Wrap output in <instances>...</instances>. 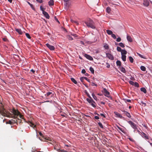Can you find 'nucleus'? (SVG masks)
<instances>
[{"mask_svg": "<svg viewBox=\"0 0 152 152\" xmlns=\"http://www.w3.org/2000/svg\"><path fill=\"white\" fill-rule=\"evenodd\" d=\"M149 1L147 0H144L143 1V4L144 6L147 7L149 6Z\"/></svg>", "mask_w": 152, "mask_h": 152, "instance_id": "10", "label": "nucleus"}, {"mask_svg": "<svg viewBox=\"0 0 152 152\" xmlns=\"http://www.w3.org/2000/svg\"><path fill=\"white\" fill-rule=\"evenodd\" d=\"M40 10L42 12V13L44 12H45L44 11V10H45V9L43 8L42 6H41L40 7Z\"/></svg>", "mask_w": 152, "mask_h": 152, "instance_id": "44", "label": "nucleus"}, {"mask_svg": "<svg viewBox=\"0 0 152 152\" xmlns=\"http://www.w3.org/2000/svg\"><path fill=\"white\" fill-rule=\"evenodd\" d=\"M57 151L58 152H68L67 151H65V150H60L59 149H58Z\"/></svg>", "mask_w": 152, "mask_h": 152, "instance_id": "38", "label": "nucleus"}, {"mask_svg": "<svg viewBox=\"0 0 152 152\" xmlns=\"http://www.w3.org/2000/svg\"><path fill=\"white\" fill-rule=\"evenodd\" d=\"M122 111L124 113V114L128 118H130L131 117L130 113L125 111L124 110H122Z\"/></svg>", "mask_w": 152, "mask_h": 152, "instance_id": "11", "label": "nucleus"}, {"mask_svg": "<svg viewBox=\"0 0 152 152\" xmlns=\"http://www.w3.org/2000/svg\"><path fill=\"white\" fill-rule=\"evenodd\" d=\"M134 85L135 87H137V88L139 87V84L136 82H135V83H134Z\"/></svg>", "mask_w": 152, "mask_h": 152, "instance_id": "36", "label": "nucleus"}, {"mask_svg": "<svg viewBox=\"0 0 152 152\" xmlns=\"http://www.w3.org/2000/svg\"><path fill=\"white\" fill-rule=\"evenodd\" d=\"M46 45L50 50H54L55 49V48L54 46L50 45L48 43L46 44Z\"/></svg>", "mask_w": 152, "mask_h": 152, "instance_id": "9", "label": "nucleus"}, {"mask_svg": "<svg viewBox=\"0 0 152 152\" xmlns=\"http://www.w3.org/2000/svg\"><path fill=\"white\" fill-rule=\"evenodd\" d=\"M43 139L42 140V139H41L39 138L40 140L41 141H45V140H48L50 142H48L51 144H53V143L54 142L52 140V139L51 138H50L49 137H43Z\"/></svg>", "mask_w": 152, "mask_h": 152, "instance_id": "5", "label": "nucleus"}, {"mask_svg": "<svg viewBox=\"0 0 152 152\" xmlns=\"http://www.w3.org/2000/svg\"><path fill=\"white\" fill-rule=\"evenodd\" d=\"M129 83L132 85H134V83L133 81H129Z\"/></svg>", "mask_w": 152, "mask_h": 152, "instance_id": "46", "label": "nucleus"}, {"mask_svg": "<svg viewBox=\"0 0 152 152\" xmlns=\"http://www.w3.org/2000/svg\"><path fill=\"white\" fill-rule=\"evenodd\" d=\"M39 134L40 136H42V133H41V132H39Z\"/></svg>", "mask_w": 152, "mask_h": 152, "instance_id": "62", "label": "nucleus"}, {"mask_svg": "<svg viewBox=\"0 0 152 152\" xmlns=\"http://www.w3.org/2000/svg\"><path fill=\"white\" fill-rule=\"evenodd\" d=\"M16 31L17 32L20 34H22L23 32L20 29L17 28L15 29Z\"/></svg>", "mask_w": 152, "mask_h": 152, "instance_id": "17", "label": "nucleus"}, {"mask_svg": "<svg viewBox=\"0 0 152 152\" xmlns=\"http://www.w3.org/2000/svg\"><path fill=\"white\" fill-rule=\"evenodd\" d=\"M124 101L126 102H131V100H130V99H124Z\"/></svg>", "mask_w": 152, "mask_h": 152, "instance_id": "43", "label": "nucleus"}, {"mask_svg": "<svg viewBox=\"0 0 152 152\" xmlns=\"http://www.w3.org/2000/svg\"><path fill=\"white\" fill-rule=\"evenodd\" d=\"M84 79L86 80L87 81H88V82H89V81H90L89 79H88L87 77H84Z\"/></svg>", "mask_w": 152, "mask_h": 152, "instance_id": "56", "label": "nucleus"}, {"mask_svg": "<svg viewBox=\"0 0 152 152\" xmlns=\"http://www.w3.org/2000/svg\"><path fill=\"white\" fill-rule=\"evenodd\" d=\"M84 79V77H81L80 78V80L82 82H83Z\"/></svg>", "mask_w": 152, "mask_h": 152, "instance_id": "51", "label": "nucleus"}, {"mask_svg": "<svg viewBox=\"0 0 152 152\" xmlns=\"http://www.w3.org/2000/svg\"><path fill=\"white\" fill-rule=\"evenodd\" d=\"M129 59L131 63H132L134 61V59L131 56L129 57Z\"/></svg>", "mask_w": 152, "mask_h": 152, "instance_id": "31", "label": "nucleus"}, {"mask_svg": "<svg viewBox=\"0 0 152 152\" xmlns=\"http://www.w3.org/2000/svg\"><path fill=\"white\" fill-rule=\"evenodd\" d=\"M100 115L103 117L104 118H105V115L103 113H101L100 114Z\"/></svg>", "mask_w": 152, "mask_h": 152, "instance_id": "59", "label": "nucleus"}, {"mask_svg": "<svg viewBox=\"0 0 152 152\" xmlns=\"http://www.w3.org/2000/svg\"><path fill=\"white\" fill-rule=\"evenodd\" d=\"M106 55L107 57L109 59L112 60H114L113 56L111 54L109 53H106Z\"/></svg>", "mask_w": 152, "mask_h": 152, "instance_id": "7", "label": "nucleus"}, {"mask_svg": "<svg viewBox=\"0 0 152 152\" xmlns=\"http://www.w3.org/2000/svg\"><path fill=\"white\" fill-rule=\"evenodd\" d=\"M36 1L39 3H42V0H36Z\"/></svg>", "mask_w": 152, "mask_h": 152, "instance_id": "52", "label": "nucleus"}, {"mask_svg": "<svg viewBox=\"0 0 152 152\" xmlns=\"http://www.w3.org/2000/svg\"><path fill=\"white\" fill-rule=\"evenodd\" d=\"M137 53V54L138 55V56H140V57H141V58H144L143 57V56L142 55L139 53Z\"/></svg>", "mask_w": 152, "mask_h": 152, "instance_id": "49", "label": "nucleus"}, {"mask_svg": "<svg viewBox=\"0 0 152 152\" xmlns=\"http://www.w3.org/2000/svg\"><path fill=\"white\" fill-rule=\"evenodd\" d=\"M43 14L44 15V16L47 19H49L50 18V16L46 12H43Z\"/></svg>", "mask_w": 152, "mask_h": 152, "instance_id": "14", "label": "nucleus"}, {"mask_svg": "<svg viewBox=\"0 0 152 152\" xmlns=\"http://www.w3.org/2000/svg\"><path fill=\"white\" fill-rule=\"evenodd\" d=\"M48 4L49 6H52L54 4V2L53 0H50L48 2Z\"/></svg>", "mask_w": 152, "mask_h": 152, "instance_id": "22", "label": "nucleus"}, {"mask_svg": "<svg viewBox=\"0 0 152 152\" xmlns=\"http://www.w3.org/2000/svg\"><path fill=\"white\" fill-rule=\"evenodd\" d=\"M72 36L76 37L77 36V35L76 34H72Z\"/></svg>", "mask_w": 152, "mask_h": 152, "instance_id": "61", "label": "nucleus"}, {"mask_svg": "<svg viewBox=\"0 0 152 152\" xmlns=\"http://www.w3.org/2000/svg\"><path fill=\"white\" fill-rule=\"evenodd\" d=\"M140 68L143 71H145L146 70V68L144 66H140Z\"/></svg>", "mask_w": 152, "mask_h": 152, "instance_id": "29", "label": "nucleus"}, {"mask_svg": "<svg viewBox=\"0 0 152 152\" xmlns=\"http://www.w3.org/2000/svg\"><path fill=\"white\" fill-rule=\"evenodd\" d=\"M127 39L128 41L129 42H132V39L131 36L129 35H127Z\"/></svg>", "mask_w": 152, "mask_h": 152, "instance_id": "18", "label": "nucleus"}, {"mask_svg": "<svg viewBox=\"0 0 152 152\" xmlns=\"http://www.w3.org/2000/svg\"><path fill=\"white\" fill-rule=\"evenodd\" d=\"M71 21L72 23H75L77 25H78L79 24L78 23L77 21L75 20H73L72 19H71Z\"/></svg>", "mask_w": 152, "mask_h": 152, "instance_id": "28", "label": "nucleus"}, {"mask_svg": "<svg viewBox=\"0 0 152 152\" xmlns=\"http://www.w3.org/2000/svg\"><path fill=\"white\" fill-rule=\"evenodd\" d=\"M121 58L122 60L124 61L126 60V56L125 55H121Z\"/></svg>", "mask_w": 152, "mask_h": 152, "instance_id": "24", "label": "nucleus"}, {"mask_svg": "<svg viewBox=\"0 0 152 152\" xmlns=\"http://www.w3.org/2000/svg\"><path fill=\"white\" fill-rule=\"evenodd\" d=\"M67 37L69 40H72L73 39L72 36L70 35H68L67 36Z\"/></svg>", "mask_w": 152, "mask_h": 152, "instance_id": "26", "label": "nucleus"}, {"mask_svg": "<svg viewBox=\"0 0 152 152\" xmlns=\"http://www.w3.org/2000/svg\"><path fill=\"white\" fill-rule=\"evenodd\" d=\"M27 3L30 6L31 8L33 9L34 10V6L33 4H31L29 2L27 1Z\"/></svg>", "mask_w": 152, "mask_h": 152, "instance_id": "27", "label": "nucleus"}, {"mask_svg": "<svg viewBox=\"0 0 152 152\" xmlns=\"http://www.w3.org/2000/svg\"><path fill=\"white\" fill-rule=\"evenodd\" d=\"M106 32L109 35H112V34L113 33V32L110 30H107L106 31Z\"/></svg>", "mask_w": 152, "mask_h": 152, "instance_id": "25", "label": "nucleus"}, {"mask_svg": "<svg viewBox=\"0 0 152 152\" xmlns=\"http://www.w3.org/2000/svg\"><path fill=\"white\" fill-rule=\"evenodd\" d=\"M87 101L91 105L94 107H96V104L95 102L93 100L92 98L91 99H88V98H87L86 99Z\"/></svg>", "mask_w": 152, "mask_h": 152, "instance_id": "4", "label": "nucleus"}, {"mask_svg": "<svg viewBox=\"0 0 152 152\" xmlns=\"http://www.w3.org/2000/svg\"><path fill=\"white\" fill-rule=\"evenodd\" d=\"M116 63L117 66H119V67H121V61L118 60L116 61Z\"/></svg>", "mask_w": 152, "mask_h": 152, "instance_id": "21", "label": "nucleus"}, {"mask_svg": "<svg viewBox=\"0 0 152 152\" xmlns=\"http://www.w3.org/2000/svg\"><path fill=\"white\" fill-rule=\"evenodd\" d=\"M128 123L131 125L132 128H133L134 130L137 129L138 126L137 125L133 122L132 121H129Z\"/></svg>", "mask_w": 152, "mask_h": 152, "instance_id": "6", "label": "nucleus"}, {"mask_svg": "<svg viewBox=\"0 0 152 152\" xmlns=\"http://www.w3.org/2000/svg\"><path fill=\"white\" fill-rule=\"evenodd\" d=\"M121 38L120 37H118L116 39V41L117 42H119L121 41Z\"/></svg>", "mask_w": 152, "mask_h": 152, "instance_id": "47", "label": "nucleus"}, {"mask_svg": "<svg viewBox=\"0 0 152 152\" xmlns=\"http://www.w3.org/2000/svg\"><path fill=\"white\" fill-rule=\"evenodd\" d=\"M101 104H105V103L103 102H101Z\"/></svg>", "mask_w": 152, "mask_h": 152, "instance_id": "64", "label": "nucleus"}, {"mask_svg": "<svg viewBox=\"0 0 152 152\" xmlns=\"http://www.w3.org/2000/svg\"><path fill=\"white\" fill-rule=\"evenodd\" d=\"M104 47L106 49H108L109 48L108 46L107 45H104Z\"/></svg>", "mask_w": 152, "mask_h": 152, "instance_id": "48", "label": "nucleus"}, {"mask_svg": "<svg viewBox=\"0 0 152 152\" xmlns=\"http://www.w3.org/2000/svg\"><path fill=\"white\" fill-rule=\"evenodd\" d=\"M120 70L123 73H125L126 72V70L122 66H121L120 67Z\"/></svg>", "mask_w": 152, "mask_h": 152, "instance_id": "19", "label": "nucleus"}, {"mask_svg": "<svg viewBox=\"0 0 152 152\" xmlns=\"http://www.w3.org/2000/svg\"><path fill=\"white\" fill-rule=\"evenodd\" d=\"M86 93L87 96L89 97V98H88V99H91L92 98L90 96L88 93L87 92H86Z\"/></svg>", "mask_w": 152, "mask_h": 152, "instance_id": "40", "label": "nucleus"}, {"mask_svg": "<svg viewBox=\"0 0 152 152\" xmlns=\"http://www.w3.org/2000/svg\"><path fill=\"white\" fill-rule=\"evenodd\" d=\"M17 120V122L16 123H18V122L19 123H21L22 120L21 119H20L18 118H17V117L16 118Z\"/></svg>", "mask_w": 152, "mask_h": 152, "instance_id": "41", "label": "nucleus"}, {"mask_svg": "<svg viewBox=\"0 0 152 152\" xmlns=\"http://www.w3.org/2000/svg\"><path fill=\"white\" fill-rule=\"evenodd\" d=\"M26 35L28 39H30L31 38V37H30L29 34L27 33H26Z\"/></svg>", "mask_w": 152, "mask_h": 152, "instance_id": "37", "label": "nucleus"}, {"mask_svg": "<svg viewBox=\"0 0 152 152\" xmlns=\"http://www.w3.org/2000/svg\"><path fill=\"white\" fill-rule=\"evenodd\" d=\"M10 112L11 113L6 111L2 106H1L0 107V114L4 116L12 118L15 119V120L12 119L11 120H9L7 122L8 124H13L16 123L17 122V120L16 118L18 116L20 118L23 119L24 121H25V119L23 116L20 114L17 110L13 108L11 110Z\"/></svg>", "mask_w": 152, "mask_h": 152, "instance_id": "1", "label": "nucleus"}, {"mask_svg": "<svg viewBox=\"0 0 152 152\" xmlns=\"http://www.w3.org/2000/svg\"><path fill=\"white\" fill-rule=\"evenodd\" d=\"M28 123L34 129V128L36 127V125L33 122L31 121H28Z\"/></svg>", "mask_w": 152, "mask_h": 152, "instance_id": "13", "label": "nucleus"}, {"mask_svg": "<svg viewBox=\"0 0 152 152\" xmlns=\"http://www.w3.org/2000/svg\"><path fill=\"white\" fill-rule=\"evenodd\" d=\"M45 95L47 97H48L50 95V97H52L53 96V94L51 92H47L46 94H45Z\"/></svg>", "mask_w": 152, "mask_h": 152, "instance_id": "16", "label": "nucleus"}, {"mask_svg": "<svg viewBox=\"0 0 152 152\" xmlns=\"http://www.w3.org/2000/svg\"><path fill=\"white\" fill-rule=\"evenodd\" d=\"M141 135L145 139H148L149 137L146 134L142 132L141 133Z\"/></svg>", "mask_w": 152, "mask_h": 152, "instance_id": "12", "label": "nucleus"}, {"mask_svg": "<svg viewBox=\"0 0 152 152\" xmlns=\"http://www.w3.org/2000/svg\"><path fill=\"white\" fill-rule=\"evenodd\" d=\"M140 90L141 91L143 92L144 93H146L147 92V91L146 89L144 87L141 88Z\"/></svg>", "mask_w": 152, "mask_h": 152, "instance_id": "20", "label": "nucleus"}, {"mask_svg": "<svg viewBox=\"0 0 152 152\" xmlns=\"http://www.w3.org/2000/svg\"><path fill=\"white\" fill-rule=\"evenodd\" d=\"M8 1H9L10 3L12 2V0H8Z\"/></svg>", "mask_w": 152, "mask_h": 152, "instance_id": "63", "label": "nucleus"}, {"mask_svg": "<svg viewBox=\"0 0 152 152\" xmlns=\"http://www.w3.org/2000/svg\"><path fill=\"white\" fill-rule=\"evenodd\" d=\"M92 96H93V97L94 98V99L95 100H97V98L96 96L95 95L94 93H93L92 94Z\"/></svg>", "mask_w": 152, "mask_h": 152, "instance_id": "35", "label": "nucleus"}, {"mask_svg": "<svg viewBox=\"0 0 152 152\" xmlns=\"http://www.w3.org/2000/svg\"><path fill=\"white\" fill-rule=\"evenodd\" d=\"M102 92L104 96L110 98L111 99H112V98L110 94V93L106 88H104Z\"/></svg>", "mask_w": 152, "mask_h": 152, "instance_id": "3", "label": "nucleus"}, {"mask_svg": "<svg viewBox=\"0 0 152 152\" xmlns=\"http://www.w3.org/2000/svg\"><path fill=\"white\" fill-rule=\"evenodd\" d=\"M106 64L107 65V68H109L110 67V65L107 62L106 63Z\"/></svg>", "mask_w": 152, "mask_h": 152, "instance_id": "54", "label": "nucleus"}, {"mask_svg": "<svg viewBox=\"0 0 152 152\" xmlns=\"http://www.w3.org/2000/svg\"><path fill=\"white\" fill-rule=\"evenodd\" d=\"M85 23L88 27H90L92 29H95L96 28L94 22L91 19H89L88 22H85Z\"/></svg>", "mask_w": 152, "mask_h": 152, "instance_id": "2", "label": "nucleus"}, {"mask_svg": "<svg viewBox=\"0 0 152 152\" xmlns=\"http://www.w3.org/2000/svg\"><path fill=\"white\" fill-rule=\"evenodd\" d=\"M71 81L75 84H77V82L74 78H71Z\"/></svg>", "mask_w": 152, "mask_h": 152, "instance_id": "30", "label": "nucleus"}, {"mask_svg": "<svg viewBox=\"0 0 152 152\" xmlns=\"http://www.w3.org/2000/svg\"><path fill=\"white\" fill-rule=\"evenodd\" d=\"M128 139H129V140L131 141H134V140L132 138H129Z\"/></svg>", "mask_w": 152, "mask_h": 152, "instance_id": "58", "label": "nucleus"}, {"mask_svg": "<svg viewBox=\"0 0 152 152\" xmlns=\"http://www.w3.org/2000/svg\"><path fill=\"white\" fill-rule=\"evenodd\" d=\"M117 51L119 52H121L122 50L120 47L118 46L117 48Z\"/></svg>", "mask_w": 152, "mask_h": 152, "instance_id": "39", "label": "nucleus"}, {"mask_svg": "<svg viewBox=\"0 0 152 152\" xmlns=\"http://www.w3.org/2000/svg\"><path fill=\"white\" fill-rule=\"evenodd\" d=\"M3 40L4 41H5V42H6V41H7V40H8L7 39V38H3Z\"/></svg>", "mask_w": 152, "mask_h": 152, "instance_id": "53", "label": "nucleus"}, {"mask_svg": "<svg viewBox=\"0 0 152 152\" xmlns=\"http://www.w3.org/2000/svg\"><path fill=\"white\" fill-rule=\"evenodd\" d=\"M106 10L107 12L109 13H110V11H111V9L109 7H108L107 8Z\"/></svg>", "mask_w": 152, "mask_h": 152, "instance_id": "33", "label": "nucleus"}, {"mask_svg": "<svg viewBox=\"0 0 152 152\" xmlns=\"http://www.w3.org/2000/svg\"><path fill=\"white\" fill-rule=\"evenodd\" d=\"M94 118L98 120L99 119V117L98 116H94Z\"/></svg>", "mask_w": 152, "mask_h": 152, "instance_id": "55", "label": "nucleus"}, {"mask_svg": "<svg viewBox=\"0 0 152 152\" xmlns=\"http://www.w3.org/2000/svg\"><path fill=\"white\" fill-rule=\"evenodd\" d=\"M81 72L83 74H85L86 72V71L84 69H83L82 70Z\"/></svg>", "mask_w": 152, "mask_h": 152, "instance_id": "50", "label": "nucleus"}, {"mask_svg": "<svg viewBox=\"0 0 152 152\" xmlns=\"http://www.w3.org/2000/svg\"><path fill=\"white\" fill-rule=\"evenodd\" d=\"M84 56L87 59L90 60L92 61L93 60V58L89 55L85 54L84 55Z\"/></svg>", "mask_w": 152, "mask_h": 152, "instance_id": "8", "label": "nucleus"}, {"mask_svg": "<svg viewBox=\"0 0 152 152\" xmlns=\"http://www.w3.org/2000/svg\"><path fill=\"white\" fill-rule=\"evenodd\" d=\"M89 70L92 74H94V70L93 68L92 67H90Z\"/></svg>", "mask_w": 152, "mask_h": 152, "instance_id": "32", "label": "nucleus"}, {"mask_svg": "<svg viewBox=\"0 0 152 152\" xmlns=\"http://www.w3.org/2000/svg\"><path fill=\"white\" fill-rule=\"evenodd\" d=\"M31 71L32 72H33V73H34L35 72V71L33 69H31Z\"/></svg>", "mask_w": 152, "mask_h": 152, "instance_id": "60", "label": "nucleus"}, {"mask_svg": "<svg viewBox=\"0 0 152 152\" xmlns=\"http://www.w3.org/2000/svg\"><path fill=\"white\" fill-rule=\"evenodd\" d=\"M91 85L92 86H97V84H96L95 83H92Z\"/></svg>", "mask_w": 152, "mask_h": 152, "instance_id": "57", "label": "nucleus"}, {"mask_svg": "<svg viewBox=\"0 0 152 152\" xmlns=\"http://www.w3.org/2000/svg\"><path fill=\"white\" fill-rule=\"evenodd\" d=\"M114 113L117 117L119 118H123L122 116L120 113H118L116 112H114Z\"/></svg>", "mask_w": 152, "mask_h": 152, "instance_id": "15", "label": "nucleus"}, {"mask_svg": "<svg viewBox=\"0 0 152 152\" xmlns=\"http://www.w3.org/2000/svg\"><path fill=\"white\" fill-rule=\"evenodd\" d=\"M111 37L114 39H116V36L114 34H113V33L111 35Z\"/></svg>", "mask_w": 152, "mask_h": 152, "instance_id": "45", "label": "nucleus"}, {"mask_svg": "<svg viewBox=\"0 0 152 152\" xmlns=\"http://www.w3.org/2000/svg\"><path fill=\"white\" fill-rule=\"evenodd\" d=\"M98 124L99 125V126L101 128H103V126L102 124L99 122L98 123Z\"/></svg>", "mask_w": 152, "mask_h": 152, "instance_id": "42", "label": "nucleus"}, {"mask_svg": "<svg viewBox=\"0 0 152 152\" xmlns=\"http://www.w3.org/2000/svg\"><path fill=\"white\" fill-rule=\"evenodd\" d=\"M121 55H126L127 54V51L125 50H122L121 51Z\"/></svg>", "mask_w": 152, "mask_h": 152, "instance_id": "23", "label": "nucleus"}, {"mask_svg": "<svg viewBox=\"0 0 152 152\" xmlns=\"http://www.w3.org/2000/svg\"><path fill=\"white\" fill-rule=\"evenodd\" d=\"M119 45L122 48H124L125 46L123 43L122 42H120L119 43Z\"/></svg>", "mask_w": 152, "mask_h": 152, "instance_id": "34", "label": "nucleus"}]
</instances>
